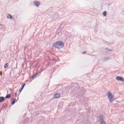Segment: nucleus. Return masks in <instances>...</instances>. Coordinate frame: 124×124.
Instances as JSON below:
<instances>
[{
  "mask_svg": "<svg viewBox=\"0 0 124 124\" xmlns=\"http://www.w3.org/2000/svg\"><path fill=\"white\" fill-rule=\"evenodd\" d=\"M9 18L10 19H11L12 17V16L11 15H10V14H8V16H7V18H9Z\"/></svg>",
  "mask_w": 124,
  "mask_h": 124,
  "instance_id": "nucleus-12",
  "label": "nucleus"
},
{
  "mask_svg": "<svg viewBox=\"0 0 124 124\" xmlns=\"http://www.w3.org/2000/svg\"><path fill=\"white\" fill-rule=\"evenodd\" d=\"M15 97H16V96H17V93H15Z\"/></svg>",
  "mask_w": 124,
  "mask_h": 124,
  "instance_id": "nucleus-18",
  "label": "nucleus"
},
{
  "mask_svg": "<svg viewBox=\"0 0 124 124\" xmlns=\"http://www.w3.org/2000/svg\"><path fill=\"white\" fill-rule=\"evenodd\" d=\"M116 79L118 81H120L122 82H124V78L123 77L117 76L116 78Z\"/></svg>",
  "mask_w": 124,
  "mask_h": 124,
  "instance_id": "nucleus-4",
  "label": "nucleus"
},
{
  "mask_svg": "<svg viewBox=\"0 0 124 124\" xmlns=\"http://www.w3.org/2000/svg\"><path fill=\"white\" fill-rule=\"evenodd\" d=\"M54 45L55 47L58 48H61L63 46L64 44L63 42L61 41H58L54 43Z\"/></svg>",
  "mask_w": 124,
  "mask_h": 124,
  "instance_id": "nucleus-1",
  "label": "nucleus"
},
{
  "mask_svg": "<svg viewBox=\"0 0 124 124\" xmlns=\"http://www.w3.org/2000/svg\"><path fill=\"white\" fill-rule=\"evenodd\" d=\"M1 25H2L1 24H0V26H1Z\"/></svg>",
  "mask_w": 124,
  "mask_h": 124,
  "instance_id": "nucleus-23",
  "label": "nucleus"
},
{
  "mask_svg": "<svg viewBox=\"0 0 124 124\" xmlns=\"http://www.w3.org/2000/svg\"><path fill=\"white\" fill-rule=\"evenodd\" d=\"M60 95L59 93L58 94L57 93L54 95V97L55 99L57 98L60 97Z\"/></svg>",
  "mask_w": 124,
  "mask_h": 124,
  "instance_id": "nucleus-6",
  "label": "nucleus"
},
{
  "mask_svg": "<svg viewBox=\"0 0 124 124\" xmlns=\"http://www.w3.org/2000/svg\"><path fill=\"white\" fill-rule=\"evenodd\" d=\"M110 59V58L109 57H106L105 58V61H106L108 60H109Z\"/></svg>",
  "mask_w": 124,
  "mask_h": 124,
  "instance_id": "nucleus-16",
  "label": "nucleus"
},
{
  "mask_svg": "<svg viewBox=\"0 0 124 124\" xmlns=\"http://www.w3.org/2000/svg\"><path fill=\"white\" fill-rule=\"evenodd\" d=\"M107 12L106 11H104L103 13V15L104 16H106L107 15Z\"/></svg>",
  "mask_w": 124,
  "mask_h": 124,
  "instance_id": "nucleus-13",
  "label": "nucleus"
},
{
  "mask_svg": "<svg viewBox=\"0 0 124 124\" xmlns=\"http://www.w3.org/2000/svg\"><path fill=\"white\" fill-rule=\"evenodd\" d=\"M37 73H36L35 74V75H33L31 77V78L32 79H33L37 75Z\"/></svg>",
  "mask_w": 124,
  "mask_h": 124,
  "instance_id": "nucleus-11",
  "label": "nucleus"
},
{
  "mask_svg": "<svg viewBox=\"0 0 124 124\" xmlns=\"http://www.w3.org/2000/svg\"><path fill=\"white\" fill-rule=\"evenodd\" d=\"M99 118L100 120V124H106V123L104 121L103 116L101 115H100Z\"/></svg>",
  "mask_w": 124,
  "mask_h": 124,
  "instance_id": "nucleus-3",
  "label": "nucleus"
},
{
  "mask_svg": "<svg viewBox=\"0 0 124 124\" xmlns=\"http://www.w3.org/2000/svg\"><path fill=\"white\" fill-rule=\"evenodd\" d=\"M33 3L37 7H38L40 3V2L37 0L34 1Z\"/></svg>",
  "mask_w": 124,
  "mask_h": 124,
  "instance_id": "nucleus-5",
  "label": "nucleus"
},
{
  "mask_svg": "<svg viewBox=\"0 0 124 124\" xmlns=\"http://www.w3.org/2000/svg\"><path fill=\"white\" fill-rule=\"evenodd\" d=\"M105 49L106 50H108V48L106 47L105 48Z\"/></svg>",
  "mask_w": 124,
  "mask_h": 124,
  "instance_id": "nucleus-20",
  "label": "nucleus"
},
{
  "mask_svg": "<svg viewBox=\"0 0 124 124\" xmlns=\"http://www.w3.org/2000/svg\"><path fill=\"white\" fill-rule=\"evenodd\" d=\"M0 75L1 76V75H2V72L1 71L0 72Z\"/></svg>",
  "mask_w": 124,
  "mask_h": 124,
  "instance_id": "nucleus-17",
  "label": "nucleus"
},
{
  "mask_svg": "<svg viewBox=\"0 0 124 124\" xmlns=\"http://www.w3.org/2000/svg\"><path fill=\"white\" fill-rule=\"evenodd\" d=\"M25 85V83L24 84H23V85H22V86L21 87H20V89H19V90L20 93L21 92V91H22L23 87Z\"/></svg>",
  "mask_w": 124,
  "mask_h": 124,
  "instance_id": "nucleus-8",
  "label": "nucleus"
},
{
  "mask_svg": "<svg viewBox=\"0 0 124 124\" xmlns=\"http://www.w3.org/2000/svg\"><path fill=\"white\" fill-rule=\"evenodd\" d=\"M107 93H108V97L110 101V102L111 103L112 101H113L114 100V99H113L114 96L110 92H108Z\"/></svg>",
  "mask_w": 124,
  "mask_h": 124,
  "instance_id": "nucleus-2",
  "label": "nucleus"
},
{
  "mask_svg": "<svg viewBox=\"0 0 124 124\" xmlns=\"http://www.w3.org/2000/svg\"><path fill=\"white\" fill-rule=\"evenodd\" d=\"M11 96V95L10 94H7L5 96V99H8L10 98Z\"/></svg>",
  "mask_w": 124,
  "mask_h": 124,
  "instance_id": "nucleus-10",
  "label": "nucleus"
},
{
  "mask_svg": "<svg viewBox=\"0 0 124 124\" xmlns=\"http://www.w3.org/2000/svg\"><path fill=\"white\" fill-rule=\"evenodd\" d=\"M41 72H42V71H41L39 73H39V74H40V73H41Z\"/></svg>",
  "mask_w": 124,
  "mask_h": 124,
  "instance_id": "nucleus-22",
  "label": "nucleus"
},
{
  "mask_svg": "<svg viewBox=\"0 0 124 124\" xmlns=\"http://www.w3.org/2000/svg\"><path fill=\"white\" fill-rule=\"evenodd\" d=\"M7 106V105L6 104H5L4 105H2V107H4V108H5Z\"/></svg>",
  "mask_w": 124,
  "mask_h": 124,
  "instance_id": "nucleus-15",
  "label": "nucleus"
},
{
  "mask_svg": "<svg viewBox=\"0 0 124 124\" xmlns=\"http://www.w3.org/2000/svg\"><path fill=\"white\" fill-rule=\"evenodd\" d=\"M86 51H84V52H83L82 53V54H85L86 53Z\"/></svg>",
  "mask_w": 124,
  "mask_h": 124,
  "instance_id": "nucleus-19",
  "label": "nucleus"
},
{
  "mask_svg": "<svg viewBox=\"0 0 124 124\" xmlns=\"http://www.w3.org/2000/svg\"><path fill=\"white\" fill-rule=\"evenodd\" d=\"M108 51H112V50L111 49V50H108Z\"/></svg>",
  "mask_w": 124,
  "mask_h": 124,
  "instance_id": "nucleus-21",
  "label": "nucleus"
},
{
  "mask_svg": "<svg viewBox=\"0 0 124 124\" xmlns=\"http://www.w3.org/2000/svg\"><path fill=\"white\" fill-rule=\"evenodd\" d=\"M8 63H7L5 64L4 66V68H7L8 67Z\"/></svg>",
  "mask_w": 124,
  "mask_h": 124,
  "instance_id": "nucleus-14",
  "label": "nucleus"
},
{
  "mask_svg": "<svg viewBox=\"0 0 124 124\" xmlns=\"http://www.w3.org/2000/svg\"><path fill=\"white\" fill-rule=\"evenodd\" d=\"M5 97L1 96L0 97V102H1L5 100Z\"/></svg>",
  "mask_w": 124,
  "mask_h": 124,
  "instance_id": "nucleus-7",
  "label": "nucleus"
},
{
  "mask_svg": "<svg viewBox=\"0 0 124 124\" xmlns=\"http://www.w3.org/2000/svg\"><path fill=\"white\" fill-rule=\"evenodd\" d=\"M17 101V100H16L15 98H14L13 100L11 102V104L12 105H14L15 104L16 102Z\"/></svg>",
  "mask_w": 124,
  "mask_h": 124,
  "instance_id": "nucleus-9",
  "label": "nucleus"
}]
</instances>
